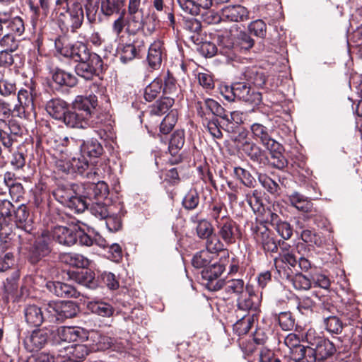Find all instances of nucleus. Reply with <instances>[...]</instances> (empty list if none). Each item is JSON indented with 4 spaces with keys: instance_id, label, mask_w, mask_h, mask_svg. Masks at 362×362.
Here are the masks:
<instances>
[{
    "instance_id": "f257e3e1",
    "label": "nucleus",
    "mask_w": 362,
    "mask_h": 362,
    "mask_svg": "<svg viewBox=\"0 0 362 362\" xmlns=\"http://www.w3.org/2000/svg\"><path fill=\"white\" fill-rule=\"evenodd\" d=\"M141 0H129L128 3V17L126 21V30L130 35L136 34L140 30L146 28L148 33H153L160 21L158 16L153 13L151 16L152 22L148 23L143 18L142 9H140Z\"/></svg>"
},
{
    "instance_id": "f03ea898",
    "label": "nucleus",
    "mask_w": 362,
    "mask_h": 362,
    "mask_svg": "<svg viewBox=\"0 0 362 362\" xmlns=\"http://www.w3.org/2000/svg\"><path fill=\"white\" fill-rule=\"evenodd\" d=\"M306 340L315 350L318 359H325L332 356L337 351L343 352L345 349L339 346L340 339L334 338V341H330L320 334H316L315 332L309 329L306 334Z\"/></svg>"
},
{
    "instance_id": "7ed1b4c3",
    "label": "nucleus",
    "mask_w": 362,
    "mask_h": 362,
    "mask_svg": "<svg viewBox=\"0 0 362 362\" xmlns=\"http://www.w3.org/2000/svg\"><path fill=\"white\" fill-rule=\"evenodd\" d=\"M45 311L49 322H61L66 319L74 317L78 312V307L73 301L51 302L47 304Z\"/></svg>"
},
{
    "instance_id": "20e7f679",
    "label": "nucleus",
    "mask_w": 362,
    "mask_h": 362,
    "mask_svg": "<svg viewBox=\"0 0 362 362\" xmlns=\"http://www.w3.org/2000/svg\"><path fill=\"white\" fill-rule=\"evenodd\" d=\"M225 98L228 101L238 99L256 106L260 104L262 95L259 92L252 89L245 83L238 82L230 87V94L225 95Z\"/></svg>"
},
{
    "instance_id": "39448f33",
    "label": "nucleus",
    "mask_w": 362,
    "mask_h": 362,
    "mask_svg": "<svg viewBox=\"0 0 362 362\" xmlns=\"http://www.w3.org/2000/svg\"><path fill=\"white\" fill-rule=\"evenodd\" d=\"M54 44L57 52L60 54L78 63L88 60L94 54L89 51L86 44L81 42L64 45L61 39H57Z\"/></svg>"
},
{
    "instance_id": "423d86ee",
    "label": "nucleus",
    "mask_w": 362,
    "mask_h": 362,
    "mask_svg": "<svg viewBox=\"0 0 362 362\" xmlns=\"http://www.w3.org/2000/svg\"><path fill=\"white\" fill-rule=\"evenodd\" d=\"M238 45H234L232 42L227 41L220 47V53L225 56L228 63L240 62L241 58L238 56L239 49L248 50L255 44L254 40L247 33L240 34Z\"/></svg>"
},
{
    "instance_id": "0eeeda50",
    "label": "nucleus",
    "mask_w": 362,
    "mask_h": 362,
    "mask_svg": "<svg viewBox=\"0 0 362 362\" xmlns=\"http://www.w3.org/2000/svg\"><path fill=\"white\" fill-rule=\"evenodd\" d=\"M2 124L0 126V145L4 151L11 153L14 146L18 143V138L22 134L23 129L14 121Z\"/></svg>"
},
{
    "instance_id": "6e6552de",
    "label": "nucleus",
    "mask_w": 362,
    "mask_h": 362,
    "mask_svg": "<svg viewBox=\"0 0 362 362\" xmlns=\"http://www.w3.org/2000/svg\"><path fill=\"white\" fill-rule=\"evenodd\" d=\"M64 13L61 12L59 16V21L67 29L71 28L74 32L80 28L83 21V11L80 3L74 2L70 7L68 6L63 8Z\"/></svg>"
},
{
    "instance_id": "1a4fd4ad",
    "label": "nucleus",
    "mask_w": 362,
    "mask_h": 362,
    "mask_svg": "<svg viewBox=\"0 0 362 362\" xmlns=\"http://www.w3.org/2000/svg\"><path fill=\"white\" fill-rule=\"evenodd\" d=\"M255 242L266 252H276L278 244L269 230L264 224H257L251 228Z\"/></svg>"
},
{
    "instance_id": "9d476101",
    "label": "nucleus",
    "mask_w": 362,
    "mask_h": 362,
    "mask_svg": "<svg viewBox=\"0 0 362 362\" xmlns=\"http://www.w3.org/2000/svg\"><path fill=\"white\" fill-rule=\"evenodd\" d=\"M102 66L103 62L100 56L93 54L88 60L78 62L75 66V72L85 80H91L98 75V71Z\"/></svg>"
},
{
    "instance_id": "9b49d317",
    "label": "nucleus",
    "mask_w": 362,
    "mask_h": 362,
    "mask_svg": "<svg viewBox=\"0 0 362 362\" xmlns=\"http://www.w3.org/2000/svg\"><path fill=\"white\" fill-rule=\"evenodd\" d=\"M252 136L268 150H278L279 143L273 139L269 132V129L260 123H254L250 127Z\"/></svg>"
},
{
    "instance_id": "f8f14e48",
    "label": "nucleus",
    "mask_w": 362,
    "mask_h": 362,
    "mask_svg": "<svg viewBox=\"0 0 362 362\" xmlns=\"http://www.w3.org/2000/svg\"><path fill=\"white\" fill-rule=\"evenodd\" d=\"M52 334V329L48 328L34 330L30 336L24 341L25 348L29 351L42 349L47 343Z\"/></svg>"
},
{
    "instance_id": "ddd939ff",
    "label": "nucleus",
    "mask_w": 362,
    "mask_h": 362,
    "mask_svg": "<svg viewBox=\"0 0 362 362\" xmlns=\"http://www.w3.org/2000/svg\"><path fill=\"white\" fill-rule=\"evenodd\" d=\"M242 151L250 158L251 160L264 167L269 163L266 152L259 146L250 141H245L240 146Z\"/></svg>"
},
{
    "instance_id": "4468645a",
    "label": "nucleus",
    "mask_w": 362,
    "mask_h": 362,
    "mask_svg": "<svg viewBox=\"0 0 362 362\" xmlns=\"http://www.w3.org/2000/svg\"><path fill=\"white\" fill-rule=\"evenodd\" d=\"M221 18L223 21L243 22L249 19V11L239 4L227 6L221 9Z\"/></svg>"
},
{
    "instance_id": "2eb2a0df",
    "label": "nucleus",
    "mask_w": 362,
    "mask_h": 362,
    "mask_svg": "<svg viewBox=\"0 0 362 362\" xmlns=\"http://www.w3.org/2000/svg\"><path fill=\"white\" fill-rule=\"evenodd\" d=\"M84 331L80 327H60L56 330L54 334V342H75L78 339L84 338Z\"/></svg>"
},
{
    "instance_id": "dca6fc26",
    "label": "nucleus",
    "mask_w": 362,
    "mask_h": 362,
    "mask_svg": "<svg viewBox=\"0 0 362 362\" xmlns=\"http://www.w3.org/2000/svg\"><path fill=\"white\" fill-rule=\"evenodd\" d=\"M259 304V298L255 293L252 287L246 285V291L237 298L238 309L247 313L250 310H256Z\"/></svg>"
},
{
    "instance_id": "f3484780",
    "label": "nucleus",
    "mask_w": 362,
    "mask_h": 362,
    "mask_svg": "<svg viewBox=\"0 0 362 362\" xmlns=\"http://www.w3.org/2000/svg\"><path fill=\"white\" fill-rule=\"evenodd\" d=\"M98 105V99L95 95L88 96L78 95L72 103V108L90 119L93 110Z\"/></svg>"
},
{
    "instance_id": "a211bd4d",
    "label": "nucleus",
    "mask_w": 362,
    "mask_h": 362,
    "mask_svg": "<svg viewBox=\"0 0 362 362\" xmlns=\"http://www.w3.org/2000/svg\"><path fill=\"white\" fill-rule=\"evenodd\" d=\"M15 223L18 229L25 233L32 234L34 229L33 219L28 207L22 204L15 211Z\"/></svg>"
},
{
    "instance_id": "6ab92c4d",
    "label": "nucleus",
    "mask_w": 362,
    "mask_h": 362,
    "mask_svg": "<svg viewBox=\"0 0 362 362\" xmlns=\"http://www.w3.org/2000/svg\"><path fill=\"white\" fill-rule=\"evenodd\" d=\"M218 229V235L227 245L233 244L235 242L237 232L236 223L230 218L223 219L216 225Z\"/></svg>"
},
{
    "instance_id": "aec40b11",
    "label": "nucleus",
    "mask_w": 362,
    "mask_h": 362,
    "mask_svg": "<svg viewBox=\"0 0 362 362\" xmlns=\"http://www.w3.org/2000/svg\"><path fill=\"white\" fill-rule=\"evenodd\" d=\"M107 185L104 182L98 181L97 183H89L85 187L83 196L89 202L102 201L108 195Z\"/></svg>"
},
{
    "instance_id": "412c9836",
    "label": "nucleus",
    "mask_w": 362,
    "mask_h": 362,
    "mask_svg": "<svg viewBox=\"0 0 362 362\" xmlns=\"http://www.w3.org/2000/svg\"><path fill=\"white\" fill-rule=\"evenodd\" d=\"M213 287L214 290H219L223 288L228 294H234L237 297L246 291V286H245L243 280L240 279H233L227 281L219 279Z\"/></svg>"
},
{
    "instance_id": "4be33fe9",
    "label": "nucleus",
    "mask_w": 362,
    "mask_h": 362,
    "mask_svg": "<svg viewBox=\"0 0 362 362\" xmlns=\"http://www.w3.org/2000/svg\"><path fill=\"white\" fill-rule=\"evenodd\" d=\"M52 237L59 244L71 246L77 242V233L73 229L57 226L52 231Z\"/></svg>"
},
{
    "instance_id": "5701e85b",
    "label": "nucleus",
    "mask_w": 362,
    "mask_h": 362,
    "mask_svg": "<svg viewBox=\"0 0 362 362\" xmlns=\"http://www.w3.org/2000/svg\"><path fill=\"white\" fill-rule=\"evenodd\" d=\"M177 2L185 12L193 16L209 9L213 4L212 0H177Z\"/></svg>"
},
{
    "instance_id": "b1692460",
    "label": "nucleus",
    "mask_w": 362,
    "mask_h": 362,
    "mask_svg": "<svg viewBox=\"0 0 362 362\" xmlns=\"http://www.w3.org/2000/svg\"><path fill=\"white\" fill-rule=\"evenodd\" d=\"M47 288L60 298H77L80 294L73 286L60 281H49L47 283Z\"/></svg>"
},
{
    "instance_id": "393cba45",
    "label": "nucleus",
    "mask_w": 362,
    "mask_h": 362,
    "mask_svg": "<svg viewBox=\"0 0 362 362\" xmlns=\"http://www.w3.org/2000/svg\"><path fill=\"white\" fill-rule=\"evenodd\" d=\"M18 105H16L13 112L19 117H24L26 112L34 109L33 95L27 90L21 89L18 91Z\"/></svg>"
},
{
    "instance_id": "a878e982",
    "label": "nucleus",
    "mask_w": 362,
    "mask_h": 362,
    "mask_svg": "<svg viewBox=\"0 0 362 362\" xmlns=\"http://www.w3.org/2000/svg\"><path fill=\"white\" fill-rule=\"evenodd\" d=\"M54 239L49 231H43L37 238L33 254L37 258L45 257L51 252V245Z\"/></svg>"
},
{
    "instance_id": "bb28decb",
    "label": "nucleus",
    "mask_w": 362,
    "mask_h": 362,
    "mask_svg": "<svg viewBox=\"0 0 362 362\" xmlns=\"http://www.w3.org/2000/svg\"><path fill=\"white\" fill-rule=\"evenodd\" d=\"M45 109L52 118L63 121L69 110V106L64 100L60 98H54L47 103Z\"/></svg>"
},
{
    "instance_id": "cd10ccee",
    "label": "nucleus",
    "mask_w": 362,
    "mask_h": 362,
    "mask_svg": "<svg viewBox=\"0 0 362 362\" xmlns=\"http://www.w3.org/2000/svg\"><path fill=\"white\" fill-rule=\"evenodd\" d=\"M165 54L163 43L160 41L153 42L148 48L147 60L149 66L153 69H158L162 63Z\"/></svg>"
},
{
    "instance_id": "c85d7f7f",
    "label": "nucleus",
    "mask_w": 362,
    "mask_h": 362,
    "mask_svg": "<svg viewBox=\"0 0 362 362\" xmlns=\"http://www.w3.org/2000/svg\"><path fill=\"white\" fill-rule=\"evenodd\" d=\"M62 122L71 128L86 129L90 125V119L75 110H69Z\"/></svg>"
},
{
    "instance_id": "c756f323",
    "label": "nucleus",
    "mask_w": 362,
    "mask_h": 362,
    "mask_svg": "<svg viewBox=\"0 0 362 362\" xmlns=\"http://www.w3.org/2000/svg\"><path fill=\"white\" fill-rule=\"evenodd\" d=\"M216 234H212L206 238V250L214 255L220 254V259L227 260L229 259V251L225 248L223 243Z\"/></svg>"
},
{
    "instance_id": "7c9ffc66",
    "label": "nucleus",
    "mask_w": 362,
    "mask_h": 362,
    "mask_svg": "<svg viewBox=\"0 0 362 362\" xmlns=\"http://www.w3.org/2000/svg\"><path fill=\"white\" fill-rule=\"evenodd\" d=\"M25 319L28 324L39 327L47 318L45 316L41 308L35 305H29L24 310Z\"/></svg>"
},
{
    "instance_id": "2f4dec72",
    "label": "nucleus",
    "mask_w": 362,
    "mask_h": 362,
    "mask_svg": "<svg viewBox=\"0 0 362 362\" xmlns=\"http://www.w3.org/2000/svg\"><path fill=\"white\" fill-rule=\"evenodd\" d=\"M90 338L95 343V348L98 351H105L106 349H111L113 351H120L121 348L119 345L115 344V340L111 337L103 335L97 332L91 334Z\"/></svg>"
},
{
    "instance_id": "473e14b6",
    "label": "nucleus",
    "mask_w": 362,
    "mask_h": 362,
    "mask_svg": "<svg viewBox=\"0 0 362 362\" xmlns=\"http://www.w3.org/2000/svg\"><path fill=\"white\" fill-rule=\"evenodd\" d=\"M228 260L220 259V262H216L204 268L202 272L203 278L212 285L213 281L220 276L225 270V263Z\"/></svg>"
},
{
    "instance_id": "72a5a7b5",
    "label": "nucleus",
    "mask_w": 362,
    "mask_h": 362,
    "mask_svg": "<svg viewBox=\"0 0 362 362\" xmlns=\"http://www.w3.org/2000/svg\"><path fill=\"white\" fill-rule=\"evenodd\" d=\"M78 143L81 151L90 157L96 158L103 153V147L96 139H90L86 141L83 139H79Z\"/></svg>"
},
{
    "instance_id": "f704fd0d",
    "label": "nucleus",
    "mask_w": 362,
    "mask_h": 362,
    "mask_svg": "<svg viewBox=\"0 0 362 362\" xmlns=\"http://www.w3.org/2000/svg\"><path fill=\"white\" fill-rule=\"evenodd\" d=\"M289 201L291 205L299 211L309 212L311 211L313 209V203L311 201L308 197L297 192H294L289 195Z\"/></svg>"
},
{
    "instance_id": "c9c22d12",
    "label": "nucleus",
    "mask_w": 362,
    "mask_h": 362,
    "mask_svg": "<svg viewBox=\"0 0 362 362\" xmlns=\"http://www.w3.org/2000/svg\"><path fill=\"white\" fill-rule=\"evenodd\" d=\"M53 81L59 86L74 87L77 83V79L72 74L57 69L52 74Z\"/></svg>"
},
{
    "instance_id": "e433bc0d",
    "label": "nucleus",
    "mask_w": 362,
    "mask_h": 362,
    "mask_svg": "<svg viewBox=\"0 0 362 362\" xmlns=\"http://www.w3.org/2000/svg\"><path fill=\"white\" fill-rule=\"evenodd\" d=\"M153 6L158 12H163V14L160 16L161 21L173 28L175 20L172 8L165 6L163 0H153Z\"/></svg>"
},
{
    "instance_id": "4c0bfd02",
    "label": "nucleus",
    "mask_w": 362,
    "mask_h": 362,
    "mask_svg": "<svg viewBox=\"0 0 362 362\" xmlns=\"http://www.w3.org/2000/svg\"><path fill=\"white\" fill-rule=\"evenodd\" d=\"M122 208V206L119 205L118 211H115L113 208L112 212H110L108 216L104 218L105 219V224L107 229L111 232L119 230L122 226L121 217L124 214Z\"/></svg>"
},
{
    "instance_id": "58836bf2",
    "label": "nucleus",
    "mask_w": 362,
    "mask_h": 362,
    "mask_svg": "<svg viewBox=\"0 0 362 362\" xmlns=\"http://www.w3.org/2000/svg\"><path fill=\"white\" fill-rule=\"evenodd\" d=\"M90 205V202L88 199L83 196H77L76 192H74L71 199L69 201V202L66 204L65 206L70 209V210L74 213H82L86 209H88V206Z\"/></svg>"
},
{
    "instance_id": "ea45409f",
    "label": "nucleus",
    "mask_w": 362,
    "mask_h": 362,
    "mask_svg": "<svg viewBox=\"0 0 362 362\" xmlns=\"http://www.w3.org/2000/svg\"><path fill=\"white\" fill-rule=\"evenodd\" d=\"M75 281L90 288L97 287L95 274L90 270H83L74 274Z\"/></svg>"
},
{
    "instance_id": "a19ab883",
    "label": "nucleus",
    "mask_w": 362,
    "mask_h": 362,
    "mask_svg": "<svg viewBox=\"0 0 362 362\" xmlns=\"http://www.w3.org/2000/svg\"><path fill=\"white\" fill-rule=\"evenodd\" d=\"M62 260L66 264L78 268H87L90 261L81 254L67 253L63 255Z\"/></svg>"
},
{
    "instance_id": "79ce46f5",
    "label": "nucleus",
    "mask_w": 362,
    "mask_h": 362,
    "mask_svg": "<svg viewBox=\"0 0 362 362\" xmlns=\"http://www.w3.org/2000/svg\"><path fill=\"white\" fill-rule=\"evenodd\" d=\"M114 206H107L106 204H103L101 201L90 202L88 206L89 211L91 214L98 218L99 219H104L108 216L110 212H112Z\"/></svg>"
},
{
    "instance_id": "37998d69",
    "label": "nucleus",
    "mask_w": 362,
    "mask_h": 362,
    "mask_svg": "<svg viewBox=\"0 0 362 362\" xmlns=\"http://www.w3.org/2000/svg\"><path fill=\"white\" fill-rule=\"evenodd\" d=\"M174 100L170 97H165L156 102L151 107L150 113L154 115H162L166 113L173 106Z\"/></svg>"
},
{
    "instance_id": "c03bdc74",
    "label": "nucleus",
    "mask_w": 362,
    "mask_h": 362,
    "mask_svg": "<svg viewBox=\"0 0 362 362\" xmlns=\"http://www.w3.org/2000/svg\"><path fill=\"white\" fill-rule=\"evenodd\" d=\"M141 49L136 47L134 44H126L122 47L119 50L120 60L122 63L126 64L139 54Z\"/></svg>"
},
{
    "instance_id": "a18cd8bd",
    "label": "nucleus",
    "mask_w": 362,
    "mask_h": 362,
    "mask_svg": "<svg viewBox=\"0 0 362 362\" xmlns=\"http://www.w3.org/2000/svg\"><path fill=\"white\" fill-rule=\"evenodd\" d=\"M124 5V0H102L101 10L105 16L119 13Z\"/></svg>"
},
{
    "instance_id": "49530a36",
    "label": "nucleus",
    "mask_w": 362,
    "mask_h": 362,
    "mask_svg": "<svg viewBox=\"0 0 362 362\" xmlns=\"http://www.w3.org/2000/svg\"><path fill=\"white\" fill-rule=\"evenodd\" d=\"M204 105L208 111L222 118L221 123L223 124H225L226 122H229L228 116L224 114V109L216 101L211 98H206L204 100Z\"/></svg>"
},
{
    "instance_id": "de8ad7c7",
    "label": "nucleus",
    "mask_w": 362,
    "mask_h": 362,
    "mask_svg": "<svg viewBox=\"0 0 362 362\" xmlns=\"http://www.w3.org/2000/svg\"><path fill=\"white\" fill-rule=\"evenodd\" d=\"M162 90L163 80L157 78L145 88L144 98L147 101H152Z\"/></svg>"
},
{
    "instance_id": "09e8293b",
    "label": "nucleus",
    "mask_w": 362,
    "mask_h": 362,
    "mask_svg": "<svg viewBox=\"0 0 362 362\" xmlns=\"http://www.w3.org/2000/svg\"><path fill=\"white\" fill-rule=\"evenodd\" d=\"M213 255L211 252L206 250H202L197 252L192 259V264L197 268H206L211 264Z\"/></svg>"
},
{
    "instance_id": "8fccbe9b",
    "label": "nucleus",
    "mask_w": 362,
    "mask_h": 362,
    "mask_svg": "<svg viewBox=\"0 0 362 362\" xmlns=\"http://www.w3.org/2000/svg\"><path fill=\"white\" fill-rule=\"evenodd\" d=\"M233 173L235 177L240 180V182L246 187L252 188L254 187L256 183L255 179L252 176L249 171L240 167H235L233 168Z\"/></svg>"
},
{
    "instance_id": "3c124183",
    "label": "nucleus",
    "mask_w": 362,
    "mask_h": 362,
    "mask_svg": "<svg viewBox=\"0 0 362 362\" xmlns=\"http://www.w3.org/2000/svg\"><path fill=\"white\" fill-rule=\"evenodd\" d=\"M274 265L279 277L282 279L288 280L298 272L297 267L288 266L282 261H274Z\"/></svg>"
},
{
    "instance_id": "603ef678",
    "label": "nucleus",
    "mask_w": 362,
    "mask_h": 362,
    "mask_svg": "<svg viewBox=\"0 0 362 362\" xmlns=\"http://www.w3.org/2000/svg\"><path fill=\"white\" fill-rule=\"evenodd\" d=\"M89 308L93 313L103 317H110L113 313V308L103 301L90 303Z\"/></svg>"
},
{
    "instance_id": "864d4df0",
    "label": "nucleus",
    "mask_w": 362,
    "mask_h": 362,
    "mask_svg": "<svg viewBox=\"0 0 362 362\" xmlns=\"http://www.w3.org/2000/svg\"><path fill=\"white\" fill-rule=\"evenodd\" d=\"M6 28L11 32L21 36L25 31L24 23L21 18L16 16L11 19L5 18Z\"/></svg>"
},
{
    "instance_id": "5fc2aeb1",
    "label": "nucleus",
    "mask_w": 362,
    "mask_h": 362,
    "mask_svg": "<svg viewBox=\"0 0 362 362\" xmlns=\"http://www.w3.org/2000/svg\"><path fill=\"white\" fill-rule=\"evenodd\" d=\"M185 143V134L182 130L175 131L171 136L169 143V151L171 154H175Z\"/></svg>"
},
{
    "instance_id": "6e6d98bb",
    "label": "nucleus",
    "mask_w": 362,
    "mask_h": 362,
    "mask_svg": "<svg viewBox=\"0 0 362 362\" xmlns=\"http://www.w3.org/2000/svg\"><path fill=\"white\" fill-rule=\"evenodd\" d=\"M66 351L73 358L76 360H82L88 356L89 354V349L86 344H74L70 346H67Z\"/></svg>"
},
{
    "instance_id": "4d7b16f0",
    "label": "nucleus",
    "mask_w": 362,
    "mask_h": 362,
    "mask_svg": "<svg viewBox=\"0 0 362 362\" xmlns=\"http://www.w3.org/2000/svg\"><path fill=\"white\" fill-rule=\"evenodd\" d=\"M288 281L292 283L296 290L306 291L311 287L310 280L305 275L298 273V272L293 274Z\"/></svg>"
},
{
    "instance_id": "13d9d810",
    "label": "nucleus",
    "mask_w": 362,
    "mask_h": 362,
    "mask_svg": "<svg viewBox=\"0 0 362 362\" xmlns=\"http://www.w3.org/2000/svg\"><path fill=\"white\" fill-rule=\"evenodd\" d=\"M283 146L280 144L278 150H269L271 155V160L269 159L268 165L270 164L278 169H282L286 165V160L281 154Z\"/></svg>"
},
{
    "instance_id": "bf43d9fd",
    "label": "nucleus",
    "mask_w": 362,
    "mask_h": 362,
    "mask_svg": "<svg viewBox=\"0 0 362 362\" xmlns=\"http://www.w3.org/2000/svg\"><path fill=\"white\" fill-rule=\"evenodd\" d=\"M197 233L199 238L206 239L214 233L212 224L206 219H201L197 221Z\"/></svg>"
},
{
    "instance_id": "052dcab7",
    "label": "nucleus",
    "mask_w": 362,
    "mask_h": 362,
    "mask_svg": "<svg viewBox=\"0 0 362 362\" xmlns=\"http://www.w3.org/2000/svg\"><path fill=\"white\" fill-rule=\"evenodd\" d=\"M324 324L329 332L334 334H339L343 327L340 320L334 315H324Z\"/></svg>"
},
{
    "instance_id": "680f3d73",
    "label": "nucleus",
    "mask_w": 362,
    "mask_h": 362,
    "mask_svg": "<svg viewBox=\"0 0 362 362\" xmlns=\"http://www.w3.org/2000/svg\"><path fill=\"white\" fill-rule=\"evenodd\" d=\"M210 216L215 221V225L218 224L219 222H222L223 219L230 218L227 215V211L223 204L221 203L213 204L211 209Z\"/></svg>"
},
{
    "instance_id": "e2e57ef3",
    "label": "nucleus",
    "mask_w": 362,
    "mask_h": 362,
    "mask_svg": "<svg viewBox=\"0 0 362 362\" xmlns=\"http://www.w3.org/2000/svg\"><path fill=\"white\" fill-rule=\"evenodd\" d=\"M177 122V114L175 111H170L163 119L160 125V132L163 134H168Z\"/></svg>"
},
{
    "instance_id": "0e129e2a",
    "label": "nucleus",
    "mask_w": 362,
    "mask_h": 362,
    "mask_svg": "<svg viewBox=\"0 0 362 362\" xmlns=\"http://www.w3.org/2000/svg\"><path fill=\"white\" fill-rule=\"evenodd\" d=\"M74 191L70 188L59 187L54 190L53 195L55 199L64 206L69 202L74 194Z\"/></svg>"
},
{
    "instance_id": "69168bd1",
    "label": "nucleus",
    "mask_w": 362,
    "mask_h": 362,
    "mask_svg": "<svg viewBox=\"0 0 362 362\" xmlns=\"http://www.w3.org/2000/svg\"><path fill=\"white\" fill-rule=\"evenodd\" d=\"M199 203V197L195 189H191L185 196L182 200V205L187 210L196 209Z\"/></svg>"
},
{
    "instance_id": "338daca9",
    "label": "nucleus",
    "mask_w": 362,
    "mask_h": 362,
    "mask_svg": "<svg viewBox=\"0 0 362 362\" xmlns=\"http://www.w3.org/2000/svg\"><path fill=\"white\" fill-rule=\"evenodd\" d=\"M70 166L73 171L81 175L86 173L88 169V162L83 156H80L78 158H73L70 162Z\"/></svg>"
},
{
    "instance_id": "774afa93",
    "label": "nucleus",
    "mask_w": 362,
    "mask_h": 362,
    "mask_svg": "<svg viewBox=\"0 0 362 362\" xmlns=\"http://www.w3.org/2000/svg\"><path fill=\"white\" fill-rule=\"evenodd\" d=\"M298 358L302 362H316L318 357L312 346H300Z\"/></svg>"
}]
</instances>
